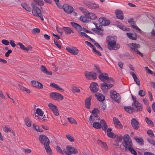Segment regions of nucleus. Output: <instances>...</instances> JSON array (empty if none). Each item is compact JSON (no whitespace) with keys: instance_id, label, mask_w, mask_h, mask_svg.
Here are the masks:
<instances>
[{"instance_id":"nucleus-1","label":"nucleus","mask_w":155,"mask_h":155,"mask_svg":"<svg viewBox=\"0 0 155 155\" xmlns=\"http://www.w3.org/2000/svg\"><path fill=\"white\" fill-rule=\"evenodd\" d=\"M98 78L104 82L101 84V88L104 92L107 93L108 90L110 89L114 86L113 84L109 83L114 82V79L108 77V74L107 73H102L98 75Z\"/></svg>"},{"instance_id":"nucleus-2","label":"nucleus","mask_w":155,"mask_h":155,"mask_svg":"<svg viewBox=\"0 0 155 155\" xmlns=\"http://www.w3.org/2000/svg\"><path fill=\"white\" fill-rule=\"evenodd\" d=\"M117 37L114 36H108L106 38L107 45V48L110 50H117L120 48V45L117 43Z\"/></svg>"},{"instance_id":"nucleus-3","label":"nucleus","mask_w":155,"mask_h":155,"mask_svg":"<svg viewBox=\"0 0 155 155\" xmlns=\"http://www.w3.org/2000/svg\"><path fill=\"white\" fill-rule=\"evenodd\" d=\"M91 112L92 113V114L89 117V120L91 124L97 121L100 120V118L97 114L99 112L97 108H95Z\"/></svg>"},{"instance_id":"nucleus-4","label":"nucleus","mask_w":155,"mask_h":155,"mask_svg":"<svg viewBox=\"0 0 155 155\" xmlns=\"http://www.w3.org/2000/svg\"><path fill=\"white\" fill-rule=\"evenodd\" d=\"M123 146L125 148L126 150H127V149L133 146L131 140L128 135L126 134L124 135L123 137Z\"/></svg>"},{"instance_id":"nucleus-5","label":"nucleus","mask_w":155,"mask_h":155,"mask_svg":"<svg viewBox=\"0 0 155 155\" xmlns=\"http://www.w3.org/2000/svg\"><path fill=\"white\" fill-rule=\"evenodd\" d=\"M31 5L32 7V13L33 15L37 17H39L42 21H43L44 18L42 15L41 13L40 9L33 2L31 3Z\"/></svg>"},{"instance_id":"nucleus-6","label":"nucleus","mask_w":155,"mask_h":155,"mask_svg":"<svg viewBox=\"0 0 155 155\" xmlns=\"http://www.w3.org/2000/svg\"><path fill=\"white\" fill-rule=\"evenodd\" d=\"M110 96L112 100L116 102L119 103L120 101V96L119 94L115 91H111L110 92Z\"/></svg>"},{"instance_id":"nucleus-7","label":"nucleus","mask_w":155,"mask_h":155,"mask_svg":"<svg viewBox=\"0 0 155 155\" xmlns=\"http://www.w3.org/2000/svg\"><path fill=\"white\" fill-rule=\"evenodd\" d=\"M49 96L51 99L55 101H61L63 99V96L57 92H51Z\"/></svg>"},{"instance_id":"nucleus-8","label":"nucleus","mask_w":155,"mask_h":155,"mask_svg":"<svg viewBox=\"0 0 155 155\" xmlns=\"http://www.w3.org/2000/svg\"><path fill=\"white\" fill-rule=\"evenodd\" d=\"M67 150L64 149L63 151L64 153L67 155H71V153H77V150L71 145H68L67 147Z\"/></svg>"},{"instance_id":"nucleus-9","label":"nucleus","mask_w":155,"mask_h":155,"mask_svg":"<svg viewBox=\"0 0 155 155\" xmlns=\"http://www.w3.org/2000/svg\"><path fill=\"white\" fill-rule=\"evenodd\" d=\"M85 76L87 79L90 80L96 79L97 78V76L96 72L91 71H86L84 73Z\"/></svg>"},{"instance_id":"nucleus-10","label":"nucleus","mask_w":155,"mask_h":155,"mask_svg":"<svg viewBox=\"0 0 155 155\" xmlns=\"http://www.w3.org/2000/svg\"><path fill=\"white\" fill-rule=\"evenodd\" d=\"M132 105L135 107V110L137 112L141 111L143 110V107L141 104L137 101H134L132 103Z\"/></svg>"},{"instance_id":"nucleus-11","label":"nucleus","mask_w":155,"mask_h":155,"mask_svg":"<svg viewBox=\"0 0 155 155\" xmlns=\"http://www.w3.org/2000/svg\"><path fill=\"white\" fill-rule=\"evenodd\" d=\"M39 139L41 143L43 144L44 145L50 143L49 139L48 137L45 135H40Z\"/></svg>"},{"instance_id":"nucleus-12","label":"nucleus","mask_w":155,"mask_h":155,"mask_svg":"<svg viewBox=\"0 0 155 155\" xmlns=\"http://www.w3.org/2000/svg\"><path fill=\"white\" fill-rule=\"evenodd\" d=\"M62 8L64 12L68 14H71L74 10V8L71 6L67 4L64 5L62 6Z\"/></svg>"},{"instance_id":"nucleus-13","label":"nucleus","mask_w":155,"mask_h":155,"mask_svg":"<svg viewBox=\"0 0 155 155\" xmlns=\"http://www.w3.org/2000/svg\"><path fill=\"white\" fill-rule=\"evenodd\" d=\"M48 107L49 108L52 110L54 114L58 116L59 115V112L58 111L57 107L52 103H49L48 104Z\"/></svg>"},{"instance_id":"nucleus-14","label":"nucleus","mask_w":155,"mask_h":155,"mask_svg":"<svg viewBox=\"0 0 155 155\" xmlns=\"http://www.w3.org/2000/svg\"><path fill=\"white\" fill-rule=\"evenodd\" d=\"M66 49L74 55H77L79 52L78 50L74 47H67Z\"/></svg>"},{"instance_id":"nucleus-15","label":"nucleus","mask_w":155,"mask_h":155,"mask_svg":"<svg viewBox=\"0 0 155 155\" xmlns=\"http://www.w3.org/2000/svg\"><path fill=\"white\" fill-rule=\"evenodd\" d=\"M131 124L135 130H137L140 127V124L137 119L135 118H132L131 120Z\"/></svg>"},{"instance_id":"nucleus-16","label":"nucleus","mask_w":155,"mask_h":155,"mask_svg":"<svg viewBox=\"0 0 155 155\" xmlns=\"http://www.w3.org/2000/svg\"><path fill=\"white\" fill-rule=\"evenodd\" d=\"M98 85L97 83L92 82L90 85V90L92 92H96L98 90Z\"/></svg>"},{"instance_id":"nucleus-17","label":"nucleus","mask_w":155,"mask_h":155,"mask_svg":"<svg viewBox=\"0 0 155 155\" xmlns=\"http://www.w3.org/2000/svg\"><path fill=\"white\" fill-rule=\"evenodd\" d=\"M71 24L74 28L76 29L78 31V33H79V32H81V31H82L84 32V29L85 28H84L82 27L80 25L74 22H71Z\"/></svg>"},{"instance_id":"nucleus-18","label":"nucleus","mask_w":155,"mask_h":155,"mask_svg":"<svg viewBox=\"0 0 155 155\" xmlns=\"http://www.w3.org/2000/svg\"><path fill=\"white\" fill-rule=\"evenodd\" d=\"M31 83L33 86L38 89H41L43 88L42 84L37 81H32Z\"/></svg>"},{"instance_id":"nucleus-19","label":"nucleus","mask_w":155,"mask_h":155,"mask_svg":"<svg viewBox=\"0 0 155 155\" xmlns=\"http://www.w3.org/2000/svg\"><path fill=\"white\" fill-rule=\"evenodd\" d=\"M100 23L102 25L105 26L109 25L110 23V21L107 20L105 18H101L99 19Z\"/></svg>"},{"instance_id":"nucleus-20","label":"nucleus","mask_w":155,"mask_h":155,"mask_svg":"<svg viewBox=\"0 0 155 155\" xmlns=\"http://www.w3.org/2000/svg\"><path fill=\"white\" fill-rule=\"evenodd\" d=\"M116 17L122 20L124 19V16L122 12L120 10H117L115 11Z\"/></svg>"},{"instance_id":"nucleus-21","label":"nucleus","mask_w":155,"mask_h":155,"mask_svg":"<svg viewBox=\"0 0 155 155\" xmlns=\"http://www.w3.org/2000/svg\"><path fill=\"white\" fill-rule=\"evenodd\" d=\"M99 123L100 124L101 128H102L105 131L107 128V126L105 120L103 119H101Z\"/></svg>"},{"instance_id":"nucleus-22","label":"nucleus","mask_w":155,"mask_h":155,"mask_svg":"<svg viewBox=\"0 0 155 155\" xmlns=\"http://www.w3.org/2000/svg\"><path fill=\"white\" fill-rule=\"evenodd\" d=\"M114 123L115 126L117 127H119L121 128L123 127L121 125V124L119 121L118 118L116 117H114L113 119Z\"/></svg>"},{"instance_id":"nucleus-23","label":"nucleus","mask_w":155,"mask_h":155,"mask_svg":"<svg viewBox=\"0 0 155 155\" xmlns=\"http://www.w3.org/2000/svg\"><path fill=\"white\" fill-rule=\"evenodd\" d=\"M97 100L99 101H103L105 99V97L102 94L99 93H97L94 94Z\"/></svg>"},{"instance_id":"nucleus-24","label":"nucleus","mask_w":155,"mask_h":155,"mask_svg":"<svg viewBox=\"0 0 155 155\" xmlns=\"http://www.w3.org/2000/svg\"><path fill=\"white\" fill-rule=\"evenodd\" d=\"M49 144V143H48L44 145L45 148L48 154L49 155H52V151L50 148Z\"/></svg>"},{"instance_id":"nucleus-25","label":"nucleus","mask_w":155,"mask_h":155,"mask_svg":"<svg viewBox=\"0 0 155 155\" xmlns=\"http://www.w3.org/2000/svg\"><path fill=\"white\" fill-rule=\"evenodd\" d=\"M91 96L87 98L85 100V105L86 107L89 109L90 107L91 100Z\"/></svg>"},{"instance_id":"nucleus-26","label":"nucleus","mask_w":155,"mask_h":155,"mask_svg":"<svg viewBox=\"0 0 155 155\" xmlns=\"http://www.w3.org/2000/svg\"><path fill=\"white\" fill-rule=\"evenodd\" d=\"M97 143L102 148L106 150L107 149V144L105 142H103L101 140H98L97 141Z\"/></svg>"},{"instance_id":"nucleus-27","label":"nucleus","mask_w":155,"mask_h":155,"mask_svg":"<svg viewBox=\"0 0 155 155\" xmlns=\"http://www.w3.org/2000/svg\"><path fill=\"white\" fill-rule=\"evenodd\" d=\"M50 86L61 92H63L64 91V89L59 87L57 84L54 83H51L50 84Z\"/></svg>"},{"instance_id":"nucleus-28","label":"nucleus","mask_w":155,"mask_h":155,"mask_svg":"<svg viewBox=\"0 0 155 155\" xmlns=\"http://www.w3.org/2000/svg\"><path fill=\"white\" fill-rule=\"evenodd\" d=\"M86 16H88V18L90 19V21L91 20L97 18L96 15L95 14L92 13H89V12L87 15H86Z\"/></svg>"},{"instance_id":"nucleus-29","label":"nucleus","mask_w":155,"mask_h":155,"mask_svg":"<svg viewBox=\"0 0 155 155\" xmlns=\"http://www.w3.org/2000/svg\"><path fill=\"white\" fill-rule=\"evenodd\" d=\"M134 139L139 145H142L144 144V141L142 138H138L135 137H134Z\"/></svg>"},{"instance_id":"nucleus-30","label":"nucleus","mask_w":155,"mask_h":155,"mask_svg":"<svg viewBox=\"0 0 155 155\" xmlns=\"http://www.w3.org/2000/svg\"><path fill=\"white\" fill-rule=\"evenodd\" d=\"M25 121L26 125L27 127H30L31 126V121L28 117H25Z\"/></svg>"},{"instance_id":"nucleus-31","label":"nucleus","mask_w":155,"mask_h":155,"mask_svg":"<svg viewBox=\"0 0 155 155\" xmlns=\"http://www.w3.org/2000/svg\"><path fill=\"white\" fill-rule=\"evenodd\" d=\"M63 28L65 33L67 34H70L71 32L73 33L72 31V30L69 27H64Z\"/></svg>"},{"instance_id":"nucleus-32","label":"nucleus","mask_w":155,"mask_h":155,"mask_svg":"<svg viewBox=\"0 0 155 155\" xmlns=\"http://www.w3.org/2000/svg\"><path fill=\"white\" fill-rule=\"evenodd\" d=\"M80 19L81 21L87 23L90 21V19H89L88 16H87L86 15V16H81L80 17Z\"/></svg>"},{"instance_id":"nucleus-33","label":"nucleus","mask_w":155,"mask_h":155,"mask_svg":"<svg viewBox=\"0 0 155 155\" xmlns=\"http://www.w3.org/2000/svg\"><path fill=\"white\" fill-rule=\"evenodd\" d=\"M94 70L96 72L97 75L98 74H100L102 72L100 69V68L98 66H95L94 68Z\"/></svg>"},{"instance_id":"nucleus-34","label":"nucleus","mask_w":155,"mask_h":155,"mask_svg":"<svg viewBox=\"0 0 155 155\" xmlns=\"http://www.w3.org/2000/svg\"><path fill=\"white\" fill-rule=\"evenodd\" d=\"M126 34L128 38L132 40H135L137 39V36L135 34L127 33Z\"/></svg>"},{"instance_id":"nucleus-35","label":"nucleus","mask_w":155,"mask_h":155,"mask_svg":"<svg viewBox=\"0 0 155 155\" xmlns=\"http://www.w3.org/2000/svg\"><path fill=\"white\" fill-rule=\"evenodd\" d=\"M93 126L94 127L97 129L101 128L100 124L99 121L95 122L93 123Z\"/></svg>"},{"instance_id":"nucleus-36","label":"nucleus","mask_w":155,"mask_h":155,"mask_svg":"<svg viewBox=\"0 0 155 155\" xmlns=\"http://www.w3.org/2000/svg\"><path fill=\"white\" fill-rule=\"evenodd\" d=\"M115 138H116V141L120 142L122 141V139H123V137L122 135H119L117 136L116 135Z\"/></svg>"},{"instance_id":"nucleus-37","label":"nucleus","mask_w":155,"mask_h":155,"mask_svg":"<svg viewBox=\"0 0 155 155\" xmlns=\"http://www.w3.org/2000/svg\"><path fill=\"white\" fill-rule=\"evenodd\" d=\"M17 45H19L20 47V48L21 49H22L26 51H28L29 50V49L28 48L25 47L24 45L22 44L20 42H18V43Z\"/></svg>"},{"instance_id":"nucleus-38","label":"nucleus","mask_w":155,"mask_h":155,"mask_svg":"<svg viewBox=\"0 0 155 155\" xmlns=\"http://www.w3.org/2000/svg\"><path fill=\"white\" fill-rule=\"evenodd\" d=\"M127 150H128V151H129L132 154L134 155H136L137 154V152L134 149L133 146L130 147H129L127 149Z\"/></svg>"},{"instance_id":"nucleus-39","label":"nucleus","mask_w":155,"mask_h":155,"mask_svg":"<svg viewBox=\"0 0 155 155\" xmlns=\"http://www.w3.org/2000/svg\"><path fill=\"white\" fill-rule=\"evenodd\" d=\"M36 113L40 116L42 117L44 113L43 112L40 108H38L36 110Z\"/></svg>"},{"instance_id":"nucleus-40","label":"nucleus","mask_w":155,"mask_h":155,"mask_svg":"<svg viewBox=\"0 0 155 155\" xmlns=\"http://www.w3.org/2000/svg\"><path fill=\"white\" fill-rule=\"evenodd\" d=\"M145 120L146 123L149 125H151L152 127L154 126V125L153 122L148 117H146L145 118Z\"/></svg>"},{"instance_id":"nucleus-41","label":"nucleus","mask_w":155,"mask_h":155,"mask_svg":"<svg viewBox=\"0 0 155 155\" xmlns=\"http://www.w3.org/2000/svg\"><path fill=\"white\" fill-rule=\"evenodd\" d=\"M98 7L99 5H98L92 2L91 5L89 7V8L93 9H95L98 8Z\"/></svg>"},{"instance_id":"nucleus-42","label":"nucleus","mask_w":155,"mask_h":155,"mask_svg":"<svg viewBox=\"0 0 155 155\" xmlns=\"http://www.w3.org/2000/svg\"><path fill=\"white\" fill-rule=\"evenodd\" d=\"M68 120L71 124H77L76 121L73 118L68 117Z\"/></svg>"},{"instance_id":"nucleus-43","label":"nucleus","mask_w":155,"mask_h":155,"mask_svg":"<svg viewBox=\"0 0 155 155\" xmlns=\"http://www.w3.org/2000/svg\"><path fill=\"white\" fill-rule=\"evenodd\" d=\"M124 109L127 112H128L129 113H131L133 110V108L130 107H124Z\"/></svg>"},{"instance_id":"nucleus-44","label":"nucleus","mask_w":155,"mask_h":155,"mask_svg":"<svg viewBox=\"0 0 155 155\" xmlns=\"http://www.w3.org/2000/svg\"><path fill=\"white\" fill-rule=\"evenodd\" d=\"M79 9L82 12L84 13L86 15L89 12L87 10L83 7H80Z\"/></svg>"},{"instance_id":"nucleus-45","label":"nucleus","mask_w":155,"mask_h":155,"mask_svg":"<svg viewBox=\"0 0 155 155\" xmlns=\"http://www.w3.org/2000/svg\"><path fill=\"white\" fill-rule=\"evenodd\" d=\"M72 91L73 92L79 93L80 92V90L77 87L73 86L72 87Z\"/></svg>"},{"instance_id":"nucleus-46","label":"nucleus","mask_w":155,"mask_h":155,"mask_svg":"<svg viewBox=\"0 0 155 155\" xmlns=\"http://www.w3.org/2000/svg\"><path fill=\"white\" fill-rule=\"evenodd\" d=\"M130 48L131 49L134 51L135 52H136L137 54L140 55L141 57H143V55L142 53L140 52L137 49L133 48L132 47H130Z\"/></svg>"},{"instance_id":"nucleus-47","label":"nucleus","mask_w":155,"mask_h":155,"mask_svg":"<svg viewBox=\"0 0 155 155\" xmlns=\"http://www.w3.org/2000/svg\"><path fill=\"white\" fill-rule=\"evenodd\" d=\"M66 137L70 141L73 142L74 140L73 137L70 134H67Z\"/></svg>"},{"instance_id":"nucleus-48","label":"nucleus","mask_w":155,"mask_h":155,"mask_svg":"<svg viewBox=\"0 0 155 155\" xmlns=\"http://www.w3.org/2000/svg\"><path fill=\"white\" fill-rule=\"evenodd\" d=\"M130 45L133 47V48H134L136 49L139 48L140 47V45L136 43H132Z\"/></svg>"},{"instance_id":"nucleus-49","label":"nucleus","mask_w":155,"mask_h":155,"mask_svg":"<svg viewBox=\"0 0 155 155\" xmlns=\"http://www.w3.org/2000/svg\"><path fill=\"white\" fill-rule=\"evenodd\" d=\"M94 24L95 25L96 27L97 28V30H98V31H104V29L101 26L99 25V27L98 26L97 24L96 23H94Z\"/></svg>"},{"instance_id":"nucleus-50","label":"nucleus","mask_w":155,"mask_h":155,"mask_svg":"<svg viewBox=\"0 0 155 155\" xmlns=\"http://www.w3.org/2000/svg\"><path fill=\"white\" fill-rule=\"evenodd\" d=\"M107 135L108 137L112 138H114L116 137V135L113 132L107 133Z\"/></svg>"},{"instance_id":"nucleus-51","label":"nucleus","mask_w":155,"mask_h":155,"mask_svg":"<svg viewBox=\"0 0 155 155\" xmlns=\"http://www.w3.org/2000/svg\"><path fill=\"white\" fill-rule=\"evenodd\" d=\"M91 2H90L87 0H85L83 2L84 4L85 5L88 7L89 8L90 5H91Z\"/></svg>"},{"instance_id":"nucleus-52","label":"nucleus","mask_w":155,"mask_h":155,"mask_svg":"<svg viewBox=\"0 0 155 155\" xmlns=\"http://www.w3.org/2000/svg\"><path fill=\"white\" fill-rule=\"evenodd\" d=\"M40 29L38 28H35L32 30V33L34 34H38L40 32Z\"/></svg>"},{"instance_id":"nucleus-53","label":"nucleus","mask_w":155,"mask_h":155,"mask_svg":"<svg viewBox=\"0 0 155 155\" xmlns=\"http://www.w3.org/2000/svg\"><path fill=\"white\" fill-rule=\"evenodd\" d=\"M138 94L141 97L144 96L146 94L145 92L143 90H140Z\"/></svg>"},{"instance_id":"nucleus-54","label":"nucleus","mask_w":155,"mask_h":155,"mask_svg":"<svg viewBox=\"0 0 155 155\" xmlns=\"http://www.w3.org/2000/svg\"><path fill=\"white\" fill-rule=\"evenodd\" d=\"M147 133L150 137H153L154 136V134L151 130H147Z\"/></svg>"},{"instance_id":"nucleus-55","label":"nucleus","mask_w":155,"mask_h":155,"mask_svg":"<svg viewBox=\"0 0 155 155\" xmlns=\"http://www.w3.org/2000/svg\"><path fill=\"white\" fill-rule=\"evenodd\" d=\"M2 42L5 45H8L9 44V42L8 40L5 39L2 40Z\"/></svg>"},{"instance_id":"nucleus-56","label":"nucleus","mask_w":155,"mask_h":155,"mask_svg":"<svg viewBox=\"0 0 155 155\" xmlns=\"http://www.w3.org/2000/svg\"><path fill=\"white\" fill-rule=\"evenodd\" d=\"M128 23L131 25L132 27L135 25V22L134 21L133 18H130L128 21Z\"/></svg>"},{"instance_id":"nucleus-57","label":"nucleus","mask_w":155,"mask_h":155,"mask_svg":"<svg viewBox=\"0 0 155 155\" xmlns=\"http://www.w3.org/2000/svg\"><path fill=\"white\" fill-rule=\"evenodd\" d=\"M56 150L58 153L60 154H63V152L60 147L58 145L56 146Z\"/></svg>"},{"instance_id":"nucleus-58","label":"nucleus","mask_w":155,"mask_h":155,"mask_svg":"<svg viewBox=\"0 0 155 155\" xmlns=\"http://www.w3.org/2000/svg\"><path fill=\"white\" fill-rule=\"evenodd\" d=\"M79 34L81 36H84L86 38H88V37H89V36L84 32L82 31L79 32Z\"/></svg>"},{"instance_id":"nucleus-59","label":"nucleus","mask_w":155,"mask_h":155,"mask_svg":"<svg viewBox=\"0 0 155 155\" xmlns=\"http://www.w3.org/2000/svg\"><path fill=\"white\" fill-rule=\"evenodd\" d=\"M147 140L149 143L153 145H155V142L153 139L151 138H148Z\"/></svg>"},{"instance_id":"nucleus-60","label":"nucleus","mask_w":155,"mask_h":155,"mask_svg":"<svg viewBox=\"0 0 155 155\" xmlns=\"http://www.w3.org/2000/svg\"><path fill=\"white\" fill-rule=\"evenodd\" d=\"M47 69L46 67L44 65H41L40 68V69L41 71L42 72L44 73L45 70H46V69Z\"/></svg>"},{"instance_id":"nucleus-61","label":"nucleus","mask_w":155,"mask_h":155,"mask_svg":"<svg viewBox=\"0 0 155 155\" xmlns=\"http://www.w3.org/2000/svg\"><path fill=\"white\" fill-rule=\"evenodd\" d=\"M43 73L48 75H51L52 74V73L51 71L48 70L47 68Z\"/></svg>"},{"instance_id":"nucleus-62","label":"nucleus","mask_w":155,"mask_h":155,"mask_svg":"<svg viewBox=\"0 0 155 155\" xmlns=\"http://www.w3.org/2000/svg\"><path fill=\"white\" fill-rule=\"evenodd\" d=\"M9 43H10L11 46L13 47H15L16 46V44L14 43V41L13 40H10L9 41Z\"/></svg>"},{"instance_id":"nucleus-63","label":"nucleus","mask_w":155,"mask_h":155,"mask_svg":"<svg viewBox=\"0 0 155 155\" xmlns=\"http://www.w3.org/2000/svg\"><path fill=\"white\" fill-rule=\"evenodd\" d=\"M130 73L132 75L134 81L138 78L134 73L130 72Z\"/></svg>"},{"instance_id":"nucleus-64","label":"nucleus","mask_w":155,"mask_h":155,"mask_svg":"<svg viewBox=\"0 0 155 155\" xmlns=\"http://www.w3.org/2000/svg\"><path fill=\"white\" fill-rule=\"evenodd\" d=\"M144 155H155L153 153L149 152H145L144 153Z\"/></svg>"}]
</instances>
